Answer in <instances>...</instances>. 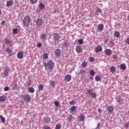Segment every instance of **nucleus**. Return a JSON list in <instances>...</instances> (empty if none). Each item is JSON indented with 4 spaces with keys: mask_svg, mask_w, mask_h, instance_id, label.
I'll return each mask as SVG.
<instances>
[{
    "mask_svg": "<svg viewBox=\"0 0 129 129\" xmlns=\"http://www.w3.org/2000/svg\"><path fill=\"white\" fill-rule=\"evenodd\" d=\"M24 100L26 102H30L31 101V96L29 94H26L24 96Z\"/></svg>",
    "mask_w": 129,
    "mask_h": 129,
    "instance_id": "4",
    "label": "nucleus"
},
{
    "mask_svg": "<svg viewBox=\"0 0 129 129\" xmlns=\"http://www.w3.org/2000/svg\"><path fill=\"white\" fill-rule=\"evenodd\" d=\"M53 39L54 41H59V39H60V37L59 35V34L55 33L53 34Z\"/></svg>",
    "mask_w": 129,
    "mask_h": 129,
    "instance_id": "10",
    "label": "nucleus"
},
{
    "mask_svg": "<svg viewBox=\"0 0 129 129\" xmlns=\"http://www.w3.org/2000/svg\"><path fill=\"white\" fill-rule=\"evenodd\" d=\"M30 23H31V17L27 15L23 19V24L25 27H29Z\"/></svg>",
    "mask_w": 129,
    "mask_h": 129,
    "instance_id": "2",
    "label": "nucleus"
},
{
    "mask_svg": "<svg viewBox=\"0 0 129 129\" xmlns=\"http://www.w3.org/2000/svg\"><path fill=\"white\" fill-rule=\"evenodd\" d=\"M71 111H74L76 110V107L75 106H73L71 108Z\"/></svg>",
    "mask_w": 129,
    "mask_h": 129,
    "instance_id": "40",
    "label": "nucleus"
},
{
    "mask_svg": "<svg viewBox=\"0 0 129 129\" xmlns=\"http://www.w3.org/2000/svg\"><path fill=\"white\" fill-rule=\"evenodd\" d=\"M94 60H95L94 58H93V57H90L89 58V61H90V62H94Z\"/></svg>",
    "mask_w": 129,
    "mask_h": 129,
    "instance_id": "44",
    "label": "nucleus"
},
{
    "mask_svg": "<svg viewBox=\"0 0 129 129\" xmlns=\"http://www.w3.org/2000/svg\"><path fill=\"white\" fill-rule=\"evenodd\" d=\"M10 47H13V45H10Z\"/></svg>",
    "mask_w": 129,
    "mask_h": 129,
    "instance_id": "60",
    "label": "nucleus"
},
{
    "mask_svg": "<svg viewBox=\"0 0 129 129\" xmlns=\"http://www.w3.org/2000/svg\"><path fill=\"white\" fill-rule=\"evenodd\" d=\"M0 72H1V70H0Z\"/></svg>",
    "mask_w": 129,
    "mask_h": 129,
    "instance_id": "61",
    "label": "nucleus"
},
{
    "mask_svg": "<svg viewBox=\"0 0 129 129\" xmlns=\"http://www.w3.org/2000/svg\"><path fill=\"white\" fill-rule=\"evenodd\" d=\"M96 53H99V52H102V46L101 45H98L95 50Z\"/></svg>",
    "mask_w": 129,
    "mask_h": 129,
    "instance_id": "11",
    "label": "nucleus"
},
{
    "mask_svg": "<svg viewBox=\"0 0 129 129\" xmlns=\"http://www.w3.org/2000/svg\"><path fill=\"white\" fill-rule=\"evenodd\" d=\"M10 90V88H9V87H6L4 88L5 91H8V90Z\"/></svg>",
    "mask_w": 129,
    "mask_h": 129,
    "instance_id": "45",
    "label": "nucleus"
},
{
    "mask_svg": "<svg viewBox=\"0 0 129 129\" xmlns=\"http://www.w3.org/2000/svg\"><path fill=\"white\" fill-rule=\"evenodd\" d=\"M18 59H23L24 58V52L23 51H19L17 54Z\"/></svg>",
    "mask_w": 129,
    "mask_h": 129,
    "instance_id": "6",
    "label": "nucleus"
},
{
    "mask_svg": "<svg viewBox=\"0 0 129 129\" xmlns=\"http://www.w3.org/2000/svg\"><path fill=\"white\" fill-rule=\"evenodd\" d=\"M9 72H10V69L8 67H6L3 72L4 77H8L9 76Z\"/></svg>",
    "mask_w": 129,
    "mask_h": 129,
    "instance_id": "3",
    "label": "nucleus"
},
{
    "mask_svg": "<svg viewBox=\"0 0 129 129\" xmlns=\"http://www.w3.org/2000/svg\"><path fill=\"white\" fill-rule=\"evenodd\" d=\"M85 73H86V71H85V70H81L79 72V74H80V75L85 74Z\"/></svg>",
    "mask_w": 129,
    "mask_h": 129,
    "instance_id": "32",
    "label": "nucleus"
},
{
    "mask_svg": "<svg viewBox=\"0 0 129 129\" xmlns=\"http://www.w3.org/2000/svg\"><path fill=\"white\" fill-rule=\"evenodd\" d=\"M54 105H55V106H56V107H58L60 106V103L58 101H55L54 102Z\"/></svg>",
    "mask_w": 129,
    "mask_h": 129,
    "instance_id": "39",
    "label": "nucleus"
},
{
    "mask_svg": "<svg viewBox=\"0 0 129 129\" xmlns=\"http://www.w3.org/2000/svg\"><path fill=\"white\" fill-rule=\"evenodd\" d=\"M44 65L45 68H48V69L49 70H52V69H53L55 66V63L54 62H53V61L49 60L47 62V63H44Z\"/></svg>",
    "mask_w": 129,
    "mask_h": 129,
    "instance_id": "1",
    "label": "nucleus"
},
{
    "mask_svg": "<svg viewBox=\"0 0 129 129\" xmlns=\"http://www.w3.org/2000/svg\"><path fill=\"white\" fill-rule=\"evenodd\" d=\"M13 34H15L16 35V34H18V29L14 28L13 29Z\"/></svg>",
    "mask_w": 129,
    "mask_h": 129,
    "instance_id": "35",
    "label": "nucleus"
},
{
    "mask_svg": "<svg viewBox=\"0 0 129 129\" xmlns=\"http://www.w3.org/2000/svg\"><path fill=\"white\" fill-rule=\"evenodd\" d=\"M120 69L121 70H125L126 69V66L124 64H120Z\"/></svg>",
    "mask_w": 129,
    "mask_h": 129,
    "instance_id": "24",
    "label": "nucleus"
},
{
    "mask_svg": "<svg viewBox=\"0 0 129 129\" xmlns=\"http://www.w3.org/2000/svg\"><path fill=\"white\" fill-rule=\"evenodd\" d=\"M37 47H39V48L42 47V43H41L40 42L37 43Z\"/></svg>",
    "mask_w": 129,
    "mask_h": 129,
    "instance_id": "47",
    "label": "nucleus"
},
{
    "mask_svg": "<svg viewBox=\"0 0 129 129\" xmlns=\"http://www.w3.org/2000/svg\"><path fill=\"white\" fill-rule=\"evenodd\" d=\"M90 74L91 76H94L95 75V72L93 70H91L90 71Z\"/></svg>",
    "mask_w": 129,
    "mask_h": 129,
    "instance_id": "29",
    "label": "nucleus"
},
{
    "mask_svg": "<svg viewBox=\"0 0 129 129\" xmlns=\"http://www.w3.org/2000/svg\"><path fill=\"white\" fill-rule=\"evenodd\" d=\"M99 126H100V123H98L97 127L95 128V129H99Z\"/></svg>",
    "mask_w": 129,
    "mask_h": 129,
    "instance_id": "46",
    "label": "nucleus"
},
{
    "mask_svg": "<svg viewBox=\"0 0 129 129\" xmlns=\"http://www.w3.org/2000/svg\"><path fill=\"white\" fill-rule=\"evenodd\" d=\"M13 5H14V1H13L12 0H10L7 1L6 3V6L8 8L10 7H12V6H13Z\"/></svg>",
    "mask_w": 129,
    "mask_h": 129,
    "instance_id": "13",
    "label": "nucleus"
},
{
    "mask_svg": "<svg viewBox=\"0 0 129 129\" xmlns=\"http://www.w3.org/2000/svg\"><path fill=\"white\" fill-rule=\"evenodd\" d=\"M38 2V0H30V4L31 5H35Z\"/></svg>",
    "mask_w": 129,
    "mask_h": 129,
    "instance_id": "33",
    "label": "nucleus"
},
{
    "mask_svg": "<svg viewBox=\"0 0 129 129\" xmlns=\"http://www.w3.org/2000/svg\"><path fill=\"white\" fill-rule=\"evenodd\" d=\"M95 79L96 80V81L98 82V81H100L101 80V76H96Z\"/></svg>",
    "mask_w": 129,
    "mask_h": 129,
    "instance_id": "22",
    "label": "nucleus"
},
{
    "mask_svg": "<svg viewBox=\"0 0 129 129\" xmlns=\"http://www.w3.org/2000/svg\"><path fill=\"white\" fill-rule=\"evenodd\" d=\"M55 83L54 81L50 82V85L52 87H55Z\"/></svg>",
    "mask_w": 129,
    "mask_h": 129,
    "instance_id": "43",
    "label": "nucleus"
},
{
    "mask_svg": "<svg viewBox=\"0 0 129 129\" xmlns=\"http://www.w3.org/2000/svg\"><path fill=\"white\" fill-rule=\"evenodd\" d=\"M79 118H80V121H84V120L85 119V115H84L83 114H81L79 117Z\"/></svg>",
    "mask_w": 129,
    "mask_h": 129,
    "instance_id": "16",
    "label": "nucleus"
},
{
    "mask_svg": "<svg viewBox=\"0 0 129 129\" xmlns=\"http://www.w3.org/2000/svg\"><path fill=\"white\" fill-rule=\"evenodd\" d=\"M110 44H111V45H114V43L113 42H110Z\"/></svg>",
    "mask_w": 129,
    "mask_h": 129,
    "instance_id": "57",
    "label": "nucleus"
},
{
    "mask_svg": "<svg viewBox=\"0 0 129 129\" xmlns=\"http://www.w3.org/2000/svg\"><path fill=\"white\" fill-rule=\"evenodd\" d=\"M76 51L77 52V53H81L82 52L83 49L82 47L80 45H78L76 47Z\"/></svg>",
    "mask_w": 129,
    "mask_h": 129,
    "instance_id": "12",
    "label": "nucleus"
},
{
    "mask_svg": "<svg viewBox=\"0 0 129 129\" xmlns=\"http://www.w3.org/2000/svg\"><path fill=\"white\" fill-rule=\"evenodd\" d=\"M64 80L67 82H70V81H71V76L70 75H67L65 76Z\"/></svg>",
    "mask_w": 129,
    "mask_h": 129,
    "instance_id": "14",
    "label": "nucleus"
},
{
    "mask_svg": "<svg viewBox=\"0 0 129 129\" xmlns=\"http://www.w3.org/2000/svg\"><path fill=\"white\" fill-rule=\"evenodd\" d=\"M43 25V20L41 19H38L36 21V25L38 27H41Z\"/></svg>",
    "mask_w": 129,
    "mask_h": 129,
    "instance_id": "7",
    "label": "nucleus"
},
{
    "mask_svg": "<svg viewBox=\"0 0 129 129\" xmlns=\"http://www.w3.org/2000/svg\"><path fill=\"white\" fill-rule=\"evenodd\" d=\"M43 121L44 123H50L51 121V119L49 117H43Z\"/></svg>",
    "mask_w": 129,
    "mask_h": 129,
    "instance_id": "9",
    "label": "nucleus"
},
{
    "mask_svg": "<svg viewBox=\"0 0 129 129\" xmlns=\"http://www.w3.org/2000/svg\"><path fill=\"white\" fill-rule=\"evenodd\" d=\"M5 24H6V21H3L1 23V25H2V26H4V25H5Z\"/></svg>",
    "mask_w": 129,
    "mask_h": 129,
    "instance_id": "52",
    "label": "nucleus"
},
{
    "mask_svg": "<svg viewBox=\"0 0 129 129\" xmlns=\"http://www.w3.org/2000/svg\"><path fill=\"white\" fill-rule=\"evenodd\" d=\"M6 52H7V53H12V52H13V51L12 50V49L11 48H10L9 47H8L6 49Z\"/></svg>",
    "mask_w": 129,
    "mask_h": 129,
    "instance_id": "36",
    "label": "nucleus"
},
{
    "mask_svg": "<svg viewBox=\"0 0 129 129\" xmlns=\"http://www.w3.org/2000/svg\"><path fill=\"white\" fill-rule=\"evenodd\" d=\"M55 54L56 56H60V54H61V50L59 49H57L55 50Z\"/></svg>",
    "mask_w": 129,
    "mask_h": 129,
    "instance_id": "20",
    "label": "nucleus"
},
{
    "mask_svg": "<svg viewBox=\"0 0 129 129\" xmlns=\"http://www.w3.org/2000/svg\"><path fill=\"white\" fill-rule=\"evenodd\" d=\"M113 59H116L117 58V55H113Z\"/></svg>",
    "mask_w": 129,
    "mask_h": 129,
    "instance_id": "54",
    "label": "nucleus"
},
{
    "mask_svg": "<svg viewBox=\"0 0 129 129\" xmlns=\"http://www.w3.org/2000/svg\"><path fill=\"white\" fill-rule=\"evenodd\" d=\"M55 129H61V124H57L55 126Z\"/></svg>",
    "mask_w": 129,
    "mask_h": 129,
    "instance_id": "37",
    "label": "nucleus"
},
{
    "mask_svg": "<svg viewBox=\"0 0 129 129\" xmlns=\"http://www.w3.org/2000/svg\"><path fill=\"white\" fill-rule=\"evenodd\" d=\"M82 66H83L84 68H85V67H87V62L85 61H83L82 63Z\"/></svg>",
    "mask_w": 129,
    "mask_h": 129,
    "instance_id": "28",
    "label": "nucleus"
},
{
    "mask_svg": "<svg viewBox=\"0 0 129 129\" xmlns=\"http://www.w3.org/2000/svg\"><path fill=\"white\" fill-rule=\"evenodd\" d=\"M40 39H41V40H45L46 39V34L45 33H43L40 36Z\"/></svg>",
    "mask_w": 129,
    "mask_h": 129,
    "instance_id": "27",
    "label": "nucleus"
},
{
    "mask_svg": "<svg viewBox=\"0 0 129 129\" xmlns=\"http://www.w3.org/2000/svg\"><path fill=\"white\" fill-rule=\"evenodd\" d=\"M4 42H5V43L6 44V45H9L10 44H12V40L9 39H7V38H5L4 39Z\"/></svg>",
    "mask_w": 129,
    "mask_h": 129,
    "instance_id": "17",
    "label": "nucleus"
},
{
    "mask_svg": "<svg viewBox=\"0 0 129 129\" xmlns=\"http://www.w3.org/2000/svg\"><path fill=\"white\" fill-rule=\"evenodd\" d=\"M90 79L91 80H93V77H91L90 78Z\"/></svg>",
    "mask_w": 129,
    "mask_h": 129,
    "instance_id": "58",
    "label": "nucleus"
},
{
    "mask_svg": "<svg viewBox=\"0 0 129 129\" xmlns=\"http://www.w3.org/2000/svg\"><path fill=\"white\" fill-rule=\"evenodd\" d=\"M120 100H121V99L119 98H118L117 100L116 101L118 103H120Z\"/></svg>",
    "mask_w": 129,
    "mask_h": 129,
    "instance_id": "49",
    "label": "nucleus"
},
{
    "mask_svg": "<svg viewBox=\"0 0 129 129\" xmlns=\"http://www.w3.org/2000/svg\"><path fill=\"white\" fill-rule=\"evenodd\" d=\"M68 119L69 121H72V115H69L68 117Z\"/></svg>",
    "mask_w": 129,
    "mask_h": 129,
    "instance_id": "38",
    "label": "nucleus"
},
{
    "mask_svg": "<svg viewBox=\"0 0 129 129\" xmlns=\"http://www.w3.org/2000/svg\"><path fill=\"white\" fill-rule=\"evenodd\" d=\"M0 15H2V11L0 10Z\"/></svg>",
    "mask_w": 129,
    "mask_h": 129,
    "instance_id": "59",
    "label": "nucleus"
},
{
    "mask_svg": "<svg viewBox=\"0 0 129 129\" xmlns=\"http://www.w3.org/2000/svg\"><path fill=\"white\" fill-rule=\"evenodd\" d=\"M0 118L2 121V122H5V121H6V118L4 117H3V116L2 115H0Z\"/></svg>",
    "mask_w": 129,
    "mask_h": 129,
    "instance_id": "34",
    "label": "nucleus"
},
{
    "mask_svg": "<svg viewBox=\"0 0 129 129\" xmlns=\"http://www.w3.org/2000/svg\"><path fill=\"white\" fill-rule=\"evenodd\" d=\"M0 101L2 102H5L6 101V96H2L0 97Z\"/></svg>",
    "mask_w": 129,
    "mask_h": 129,
    "instance_id": "23",
    "label": "nucleus"
},
{
    "mask_svg": "<svg viewBox=\"0 0 129 129\" xmlns=\"http://www.w3.org/2000/svg\"><path fill=\"white\" fill-rule=\"evenodd\" d=\"M128 126H129V122L126 123L125 124V127L127 128V127H128Z\"/></svg>",
    "mask_w": 129,
    "mask_h": 129,
    "instance_id": "48",
    "label": "nucleus"
},
{
    "mask_svg": "<svg viewBox=\"0 0 129 129\" xmlns=\"http://www.w3.org/2000/svg\"><path fill=\"white\" fill-rule=\"evenodd\" d=\"M87 92H88L89 95L93 97V98H95V97H96V94L95 93H93V91L92 89H88L87 90Z\"/></svg>",
    "mask_w": 129,
    "mask_h": 129,
    "instance_id": "5",
    "label": "nucleus"
},
{
    "mask_svg": "<svg viewBox=\"0 0 129 129\" xmlns=\"http://www.w3.org/2000/svg\"><path fill=\"white\" fill-rule=\"evenodd\" d=\"M126 42L127 43V44H128V45H129V38L126 39Z\"/></svg>",
    "mask_w": 129,
    "mask_h": 129,
    "instance_id": "51",
    "label": "nucleus"
},
{
    "mask_svg": "<svg viewBox=\"0 0 129 129\" xmlns=\"http://www.w3.org/2000/svg\"><path fill=\"white\" fill-rule=\"evenodd\" d=\"M116 69L115 68V67H114V66L110 67V72L111 73H115Z\"/></svg>",
    "mask_w": 129,
    "mask_h": 129,
    "instance_id": "19",
    "label": "nucleus"
},
{
    "mask_svg": "<svg viewBox=\"0 0 129 129\" xmlns=\"http://www.w3.org/2000/svg\"><path fill=\"white\" fill-rule=\"evenodd\" d=\"M76 102L74 100H72L70 102V104L71 105H74V104H75Z\"/></svg>",
    "mask_w": 129,
    "mask_h": 129,
    "instance_id": "41",
    "label": "nucleus"
},
{
    "mask_svg": "<svg viewBox=\"0 0 129 129\" xmlns=\"http://www.w3.org/2000/svg\"><path fill=\"white\" fill-rule=\"evenodd\" d=\"M44 129H50V128L49 127V126H45L44 127Z\"/></svg>",
    "mask_w": 129,
    "mask_h": 129,
    "instance_id": "55",
    "label": "nucleus"
},
{
    "mask_svg": "<svg viewBox=\"0 0 129 129\" xmlns=\"http://www.w3.org/2000/svg\"><path fill=\"white\" fill-rule=\"evenodd\" d=\"M78 43H79V44H80V45H82V44H83V40L79 39L78 40Z\"/></svg>",
    "mask_w": 129,
    "mask_h": 129,
    "instance_id": "42",
    "label": "nucleus"
},
{
    "mask_svg": "<svg viewBox=\"0 0 129 129\" xmlns=\"http://www.w3.org/2000/svg\"><path fill=\"white\" fill-rule=\"evenodd\" d=\"M97 12L98 13H101V10H100L99 8H97Z\"/></svg>",
    "mask_w": 129,
    "mask_h": 129,
    "instance_id": "50",
    "label": "nucleus"
},
{
    "mask_svg": "<svg viewBox=\"0 0 129 129\" xmlns=\"http://www.w3.org/2000/svg\"><path fill=\"white\" fill-rule=\"evenodd\" d=\"M107 109L109 113H112L113 112V107L111 106H108Z\"/></svg>",
    "mask_w": 129,
    "mask_h": 129,
    "instance_id": "15",
    "label": "nucleus"
},
{
    "mask_svg": "<svg viewBox=\"0 0 129 129\" xmlns=\"http://www.w3.org/2000/svg\"><path fill=\"white\" fill-rule=\"evenodd\" d=\"M28 91L30 93H34L35 92V89L33 87H30L28 89Z\"/></svg>",
    "mask_w": 129,
    "mask_h": 129,
    "instance_id": "21",
    "label": "nucleus"
},
{
    "mask_svg": "<svg viewBox=\"0 0 129 129\" xmlns=\"http://www.w3.org/2000/svg\"><path fill=\"white\" fill-rule=\"evenodd\" d=\"M103 28H104V26H103V24H100L98 26V30L101 32L102 30H103Z\"/></svg>",
    "mask_w": 129,
    "mask_h": 129,
    "instance_id": "18",
    "label": "nucleus"
},
{
    "mask_svg": "<svg viewBox=\"0 0 129 129\" xmlns=\"http://www.w3.org/2000/svg\"><path fill=\"white\" fill-rule=\"evenodd\" d=\"M43 59L44 60L46 59H48V54L47 53H44L43 55Z\"/></svg>",
    "mask_w": 129,
    "mask_h": 129,
    "instance_id": "31",
    "label": "nucleus"
},
{
    "mask_svg": "<svg viewBox=\"0 0 129 129\" xmlns=\"http://www.w3.org/2000/svg\"><path fill=\"white\" fill-rule=\"evenodd\" d=\"M105 54L107 55V56H109L112 54V51L110 49H106L104 50Z\"/></svg>",
    "mask_w": 129,
    "mask_h": 129,
    "instance_id": "8",
    "label": "nucleus"
},
{
    "mask_svg": "<svg viewBox=\"0 0 129 129\" xmlns=\"http://www.w3.org/2000/svg\"><path fill=\"white\" fill-rule=\"evenodd\" d=\"M114 36L116 38H119V37H120V34L119 33V32L116 31L114 33Z\"/></svg>",
    "mask_w": 129,
    "mask_h": 129,
    "instance_id": "25",
    "label": "nucleus"
},
{
    "mask_svg": "<svg viewBox=\"0 0 129 129\" xmlns=\"http://www.w3.org/2000/svg\"><path fill=\"white\" fill-rule=\"evenodd\" d=\"M39 7L40 10H43V9H45V5L42 3L39 4Z\"/></svg>",
    "mask_w": 129,
    "mask_h": 129,
    "instance_id": "26",
    "label": "nucleus"
},
{
    "mask_svg": "<svg viewBox=\"0 0 129 129\" xmlns=\"http://www.w3.org/2000/svg\"><path fill=\"white\" fill-rule=\"evenodd\" d=\"M38 89L39 90H43L44 89V85H39L38 86Z\"/></svg>",
    "mask_w": 129,
    "mask_h": 129,
    "instance_id": "30",
    "label": "nucleus"
},
{
    "mask_svg": "<svg viewBox=\"0 0 129 129\" xmlns=\"http://www.w3.org/2000/svg\"><path fill=\"white\" fill-rule=\"evenodd\" d=\"M98 112H99V113H101V112H102V110H101V109H98Z\"/></svg>",
    "mask_w": 129,
    "mask_h": 129,
    "instance_id": "53",
    "label": "nucleus"
},
{
    "mask_svg": "<svg viewBox=\"0 0 129 129\" xmlns=\"http://www.w3.org/2000/svg\"><path fill=\"white\" fill-rule=\"evenodd\" d=\"M107 42H108V39H107L104 41L105 44H106V43H107Z\"/></svg>",
    "mask_w": 129,
    "mask_h": 129,
    "instance_id": "56",
    "label": "nucleus"
}]
</instances>
